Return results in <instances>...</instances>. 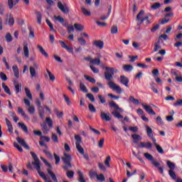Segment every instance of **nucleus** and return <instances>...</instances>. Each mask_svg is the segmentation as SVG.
Returning a JSON list of instances; mask_svg holds the SVG:
<instances>
[{
    "mask_svg": "<svg viewBox=\"0 0 182 182\" xmlns=\"http://www.w3.org/2000/svg\"><path fill=\"white\" fill-rule=\"evenodd\" d=\"M146 127V132L148 137L152 140V142L154 144V146H155L157 151L160 154H164V150H163V148L159 144H157V140L156 138H154V134H153V129L149 127L148 125L145 126Z\"/></svg>",
    "mask_w": 182,
    "mask_h": 182,
    "instance_id": "1",
    "label": "nucleus"
},
{
    "mask_svg": "<svg viewBox=\"0 0 182 182\" xmlns=\"http://www.w3.org/2000/svg\"><path fill=\"white\" fill-rule=\"evenodd\" d=\"M31 154L34 160V161L32 162L33 166H35V168L37 170L41 178L46 181V175L45 173L41 171V161H39V158H38V156H36V154L34 152L31 151Z\"/></svg>",
    "mask_w": 182,
    "mask_h": 182,
    "instance_id": "2",
    "label": "nucleus"
},
{
    "mask_svg": "<svg viewBox=\"0 0 182 182\" xmlns=\"http://www.w3.org/2000/svg\"><path fill=\"white\" fill-rule=\"evenodd\" d=\"M62 160L65 164L63 166V170L68 171L69 168H72V156L70 154L64 153V156L62 157Z\"/></svg>",
    "mask_w": 182,
    "mask_h": 182,
    "instance_id": "3",
    "label": "nucleus"
},
{
    "mask_svg": "<svg viewBox=\"0 0 182 182\" xmlns=\"http://www.w3.org/2000/svg\"><path fill=\"white\" fill-rule=\"evenodd\" d=\"M104 69L105 70H107L108 72L105 73V77L107 81H110L113 80V76H114V73H119V70L114 68L110 67H104Z\"/></svg>",
    "mask_w": 182,
    "mask_h": 182,
    "instance_id": "4",
    "label": "nucleus"
},
{
    "mask_svg": "<svg viewBox=\"0 0 182 182\" xmlns=\"http://www.w3.org/2000/svg\"><path fill=\"white\" fill-rule=\"evenodd\" d=\"M75 139L76 140L75 145L77 151H79L80 154H85V149H83V147L80 145V143H82V137L80 135H75Z\"/></svg>",
    "mask_w": 182,
    "mask_h": 182,
    "instance_id": "5",
    "label": "nucleus"
},
{
    "mask_svg": "<svg viewBox=\"0 0 182 182\" xmlns=\"http://www.w3.org/2000/svg\"><path fill=\"white\" fill-rule=\"evenodd\" d=\"M107 85H108L109 89H112V90H114L119 95L123 93V90L122 89V87H120L119 85H116V83H114V82H113L112 80L108 81Z\"/></svg>",
    "mask_w": 182,
    "mask_h": 182,
    "instance_id": "6",
    "label": "nucleus"
},
{
    "mask_svg": "<svg viewBox=\"0 0 182 182\" xmlns=\"http://www.w3.org/2000/svg\"><path fill=\"white\" fill-rule=\"evenodd\" d=\"M46 166L47 167H48V168L47 169L48 177L51 178L52 181L58 182V178L56 177V175L52 171V165H50L49 162L46 161Z\"/></svg>",
    "mask_w": 182,
    "mask_h": 182,
    "instance_id": "7",
    "label": "nucleus"
},
{
    "mask_svg": "<svg viewBox=\"0 0 182 182\" xmlns=\"http://www.w3.org/2000/svg\"><path fill=\"white\" fill-rule=\"evenodd\" d=\"M143 15H144V10H141L136 16V21H138L140 24L143 23L144 21H146L147 23H150V21H149V16L143 17Z\"/></svg>",
    "mask_w": 182,
    "mask_h": 182,
    "instance_id": "8",
    "label": "nucleus"
},
{
    "mask_svg": "<svg viewBox=\"0 0 182 182\" xmlns=\"http://www.w3.org/2000/svg\"><path fill=\"white\" fill-rule=\"evenodd\" d=\"M144 156L146 160L151 161V164H153L154 167H159V166H161V164L159 162H157L151 154L149 153H144Z\"/></svg>",
    "mask_w": 182,
    "mask_h": 182,
    "instance_id": "9",
    "label": "nucleus"
},
{
    "mask_svg": "<svg viewBox=\"0 0 182 182\" xmlns=\"http://www.w3.org/2000/svg\"><path fill=\"white\" fill-rule=\"evenodd\" d=\"M58 8L63 14H69V7L68 6H63V4L60 1L58 2Z\"/></svg>",
    "mask_w": 182,
    "mask_h": 182,
    "instance_id": "10",
    "label": "nucleus"
},
{
    "mask_svg": "<svg viewBox=\"0 0 182 182\" xmlns=\"http://www.w3.org/2000/svg\"><path fill=\"white\" fill-rule=\"evenodd\" d=\"M139 147L140 149H148V150H150V149L153 148V144H151L150 141L140 142Z\"/></svg>",
    "mask_w": 182,
    "mask_h": 182,
    "instance_id": "11",
    "label": "nucleus"
},
{
    "mask_svg": "<svg viewBox=\"0 0 182 182\" xmlns=\"http://www.w3.org/2000/svg\"><path fill=\"white\" fill-rule=\"evenodd\" d=\"M144 110H146V113H149V114H152V116H156V112L154 110H153V108L150 107V105H146L144 104H141Z\"/></svg>",
    "mask_w": 182,
    "mask_h": 182,
    "instance_id": "12",
    "label": "nucleus"
},
{
    "mask_svg": "<svg viewBox=\"0 0 182 182\" xmlns=\"http://www.w3.org/2000/svg\"><path fill=\"white\" fill-rule=\"evenodd\" d=\"M100 117L102 120L105 122H110V120H112V117H110L109 112L106 113V112H101Z\"/></svg>",
    "mask_w": 182,
    "mask_h": 182,
    "instance_id": "13",
    "label": "nucleus"
},
{
    "mask_svg": "<svg viewBox=\"0 0 182 182\" xmlns=\"http://www.w3.org/2000/svg\"><path fill=\"white\" fill-rule=\"evenodd\" d=\"M129 78L124 75L120 76V82L124 85L125 87H129Z\"/></svg>",
    "mask_w": 182,
    "mask_h": 182,
    "instance_id": "14",
    "label": "nucleus"
},
{
    "mask_svg": "<svg viewBox=\"0 0 182 182\" xmlns=\"http://www.w3.org/2000/svg\"><path fill=\"white\" fill-rule=\"evenodd\" d=\"M109 106H110V107H114V109H116V110H119V112H120L121 113H123V112H124V109L119 107L117 104H116V102H114V101L109 102Z\"/></svg>",
    "mask_w": 182,
    "mask_h": 182,
    "instance_id": "15",
    "label": "nucleus"
},
{
    "mask_svg": "<svg viewBox=\"0 0 182 182\" xmlns=\"http://www.w3.org/2000/svg\"><path fill=\"white\" fill-rule=\"evenodd\" d=\"M16 140L21 146L24 147V149H26V150H29V146L26 144V142L25 141V139L21 138V137H17Z\"/></svg>",
    "mask_w": 182,
    "mask_h": 182,
    "instance_id": "16",
    "label": "nucleus"
},
{
    "mask_svg": "<svg viewBox=\"0 0 182 182\" xmlns=\"http://www.w3.org/2000/svg\"><path fill=\"white\" fill-rule=\"evenodd\" d=\"M93 46H96V48H98V49H103L105 47V43L100 40L95 41L93 42Z\"/></svg>",
    "mask_w": 182,
    "mask_h": 182,
    "instance_id": "17",
    "label": "nucleus"
},
{
    "mask_svg": "<svg viewBox=\"0 0 182 182\" xmlns=\"http://www.w3.org/2000/svg\"><path fill=\"white\" fill-rule=\"evenodd\" d=\"M55 21H58V22H60V23H61V25H63V26H68V22H65V18H63V17L58 16H55Z\"/></svg>",
    "mask_w": 182,
    "mask_h": 182,
    "instance_id": "18",
    "label": "nucleus"
},
{
    "mask_svg": "<svg viewBox=\"0 0 182 182\" xmlns=\"http://www.w3.org/2000/svg\"><path fill=\"white\" fill-rule=\"evenodd\" d=\"M16 4H19V0H15L14 1V0H7V4L9 7V9H12V8H14Z\"/></svg>",
    "mask_w": 182,
    "mask_h": 182,
    "instance_id": "19",
    "label": "nucleus"
},
{
    "mask_svg": "<svg viewBox=\"0 0 182 182\" xmlns=\"http://www.w3.org/2000/svg\"><path fill=\"white\" fill-rule=\"evenodd\" d=\"M101 56L102 55H100V54H97V58L92 59V60H91V64L97 65V66H99V65H100V63H101V61H100Z\"/></svg>",
    "mask_w": 182,
    "mask_h": 182,
    "instance_id": "20",
    "label": "nucleus"
},
{
    "mask_svg": "<svg viewBox=\"0 0 182 182\" xmlns=\"http://www.w3.org/2000/svg\"><path fill=\"white\" fill-rule=\"evenodd\" d=\"M46 125L48 127L50 130H52V129H53V120H52L50 117L46 118Z\"/></svg>",
    "mask_w": 182,
    "mask_h": 182,
    "instance_id": "21",
    "label": "nucleus"
},
{
    "mask_svg": "<svg viewBox=\"0 0 182 182\" xmlns=\"http://www.w3.org/2000/svg\"><path fill=\"white\" fill-rule=\"evenodd\" d=\"M23 53L26 58H29V48H28L27 43H24L23 44Z\"/></svg>",
    "mask_w": 182,
    "mask_h": 182,
    "instance_id": "22",
    "label": "nucleus"
},
{
    "mask_svg": "<svg viewBox=\"0 0 182 182\" xmlns=\"http://www.w3.org/2000/svg\"><path fill=\"white\" fill-rule=\"evenodd\" d=\"M81 12L85 15V16H90L92 15V12L85 7H81Z\"/></svg>",
    "mask_w": 182,
    "mask_h": 182,
    "instance_id": "23",
    "label": "nucleus"
},
{
    "mask_svg": "<svg viewBox=\"0 0 182 182\" xmlns=\"http://www.w3.org/2000/svg\"><path fill=\"white\" fill-rule=\"evenodd\" d=\"M13 72L14 73L15 77L18 79L19 77V68H18V65H13Z\"/></svg>",
    "mask_w": 182,
    "mask_h": 182,
    "instance_id": "24",
    "label": "nucleus"
},
{
    "mask_svg": "<svg viewBox=\"0 0 182 182\" xmlns=\"http://www.w3.org/2000/svg\"><path fill=\"white\" fill-rule=\"evenodd\" d=\"M132 139L134 140V143L135 144H137V143H139V140H141V136H140V135H139V134H132Z\"/></svg>",
    "mask_w": 182,
    "mask_h": 182,
    "instance_id": "25",
    "label": "nucleus"
},
{
    "mask_svg": "<svg viewBox=\"0 0 182 182\" xmlns=\"http://www.w3.org/2000/svg\"><path fill=\"white\" fill-rule=\"evenodd\" d=\"M36 15L37 22H38V25H41L42 24V14H41V12H39V11H36Z\"/></svg>",
    "mask_w": 182,
    "mask_h": 182,
    "instance_id": "26",
    "label": "nucleus"
},
{
    "mask_svg": "<svg viewBox=\"0 0 182 182\" xmlns=\"http://www.w3.org/2000/svg\"><path fill=\"white\" fill-rule=\"evenodd\" d=\"M77 175H78V181L79 182H86L85 180V176H83V173L80 171H77Z\"/></svg>",
    "mask_w": 182,
    "mask_h": 182,
    "instance_id": "27",
    "label": "nucleus"
},
{
    "mask_svg": "<svg viewBox=\"0 0 182 182\" xmlns=\"http://www.w3.org/2000/svg\"><path fill=\"white\" fill-rule=\"evenodd\" d=\"M134 68L133 65H123V70H124V72H132V70H133Z\"/></svg>",
    "mask_w": 182,
    "mask_h": 182,
    "instance_id": "28",
    "label": "nucleus"
},
{
    "mask_svg": "<svg viewBox=\"0 0 182 182\" xmlns=\"http://www.w3.org/2000/svg\"><path fill=\"white\" fill-rule=\"evenodd\" d=\"M129 102H131V103H133L134 105H136V106H139V105H140V101H139V100L137 99H135L133 96L129 97Z\"/></svg>",
    "mask_w": 182,
    "mask_h": 182,
    "instance_id": "29",
    "label": "nucleus"
},
{
    "mask_svg": "<svg viewBox=\"0 0 182 182\" xmlns=\"http://www.w3.org/2000/svg\"><path fill=\"white\" fill-rule=\"evenodd\" d=\"M17 112H18V113H19V114H21V116H23V117H24L25 119H28V115H26V114H25V111H23V109H22L21 107H18Z\"/></svg>",
    "mask_w": 182,
    "mask_h": 182,
    "instance_id": "30",
    "label": "nucleus"
},
{
    "mask_svg": "<svg viewBox=\"0 0 182 182\" xmlns=\"http://www.w3.org/2000/svg\"><path fill=\"white\" fill-rule=\"evenodd\" d=\"M80 89L81 92H83V93H87L88 90L86 87V85L83 84V82H80Z\"/></svg>",
    "mask_w": 182,
    "mask_h": 182,
    "instance_id": "31",
    "label": "nucleus"
},
{
    "mask_svg": "<svg viewBox=\"0 0 182 182\" xmlns=\"http://www.w3.org/2000/svg\"><path fill=\"white\" fill-rule=\"evenodd\" d=\"M2 87L4 90V92L6 93H7V95H9V96H11V90L9 89V87H8V85H5V83H2Z\"/></svg>",
    "mask_w": 182,
    "mask_h": 182,
    "instance_id": "32",
    "label": "nucleus"
},
{
    "mask_svg": "<svg viewBox=\"0 0 182 182\" xmlns=\"http://www.w3.org/2000/svg\"><path fill=\"white\" fill-rule=\"evenodd\" d=\"M18 126H20V127L22 129V130L25 132V133H28V127H26V125L22 122H18Z\"/></svg>",
    "mask_w": 182,
    "mask_h": 182,
    "instance_id": "33",
    "label": "nucleus"
},
{
    "mask_svg": "<svg viewBox=\"0 0 182 182\" xmlns=\"http://www.w3.org/2000/svg\"><path fill=\"white\" fill-rule=\"evenodd\" d=\"M112 114L114 116V117H116L117 119H123V115H122L117 111H113L112 112Z\"/></svg>",
    "mask_w": 182,
    "mask_h": 182,
    "instance_id": "34",
    "label": "nucleus"
},
{
    "mask_svg": "<svg viewBox=\"0 0 182 182\" xmlns=\"http://www.w3.org/2000/svg\"><path fill=\"white\" fill-rule=\"evenodd\" d=\"M85 79H86V80H88V82H90V83H96V80L94 77H92L89 75H84Z\"/></svg>",
    "mask_w": 182,
    "mask_h": 182,
    "instance_id": "35",
    "label": "nucleus"
},
{
    "mask_svg": "<svg viewBox=\"0 0 182 182\" xmlns=\"http://www.w3.org/2000/svg\"><path fill=\"white\" fill-rule=\"evenodd\" d=\"M46 23L47 25L49 26L50 28V31L51 32H56V30H55V28H53V24L52 23V22H50V21H49L48 19L46 20Z\"/></svg>",
    "mask_w": 182,
    "mask_h": 182,
    "instance_id": "36",
    "label": "nucleus"
},
{
    "mask_svg": "<svg viewBox=\"0 0 182 182\" xmlns=\"http://www.w3.org/2000/svg\"><path fill=\"white\" fill-rule=\"evenodd\" d=\"M25 92H26V95L28 99H30V100H32V99H33L32 93L31 92V90H29V88L26 87Z\"/></svg>",
    "mask_w": 182,
    "mask_h": 182,
    "instance_id": "37",
    "label": "nucleus"
},
{
    "mask_svg": "<svg viewBox=\"0 0 182 182\" xmlns=\"http://www.w3.org/2000/svg\"><path fill=\"white\" fill-rule=\"evenodd\" d=\"M166 164L171 170H174V168H176V164L170 161H167Z\"/></svg>",
    "mask_w": 182,
    "mask_h": 182,
    "instance_id": "38",
    "label": "nucleus"
},
{
    "mask_svg": "<svg viewBox=\"0 0 182 182\" xmlns=\"http://www.w3.org/2000/svg\"><path fill=\"white\" fill-rule=\"evenodd\" d=\"M74 27L76 29V31H83V29H85V27H83L82 24H79V23H75Z\"/></svg>",
    "mask_w": 182,
    "mask_h": 182,
    "instance_id": "39",
    "label": "nucleus"
},
{
    "mask_svg": "<svg viewBox=\"0 0 182 182\" xmlns=\"http://www.w3.org/2000/svg\"><path fill=\"white\" fill-rule=\"evenodd\" d=\"M66 176L68 178H73L75 177V171H68L66 173Z\"/></svg>",
    "mask_w": 182,
    "mask_h": 182,
    "instance_id": "40",
    "label": "nucleus"
},
{
    "mask_svg": "<svg viewBox=\"0 0 182 182\" xmlns=\"http://www.w3.org/2000/svg\"><path fill=\"white\" fill-rule=\"evenodd\" d=\"M47 70V73L48 75V77L50 79V80L51 82H53L54 80H55L56 77H55V75L53 74H52V73H50V71H49V70Z\"/></svg>",
    "mask_w": 182,
    "mask_h": 182,
    "instance_id": "41",
    "label": "nucleus"
},
{
    "mask_svg": "<svg viewBox=\"0 0 182 182\" xmlns=\"http://www.w3.org/2000/svg\"><path fill=\"white\" fill-rule=\"evenodd\" d=\"M5 39L6 42H12V41H14V38H12V35H11L9 33H7L6 34Z\"/></svg>",
    "mask_w": 182,
    "mask_h": 182,
    "instance_id": "42",
    "label": "nucleus"
},
{
    "mask_svg": "<svg viewBox=\"0 0 182 182\" xmlns=\"http://www.w3.org/2000/svg\"><path fill=\"white\" fill-rule=\"evenodd\" d=\"M14 86H15L16 93H19V92H21V87L19 86V84L18 83V81L14 80Z\"/></svg>",
    "mask_w": 182,
    "mask_h": 182,
    "instance_id": "43",
    "label": "nucleus"
},
{
    "mask_svg": "<svg viewBox=\"0 0 182 182\" xmlns=\"http://www.w3.org/2000/svg\"><path fill=\"white\" fill-rule=\"evenodd\" d=\"M63 97H64V100L67 103L68 106H71L72 101H70V98H69V97H68L66 95H64Z\"/></svg>",
    "mask_w": 182,
    "mask_h": 182,
    "instance_id": "44",
    "label": "nucleus"
},
{
    "mask_svg": "<svg viewBox=\"0 0 182 182\" xmlns=\"http://www.w3.org/2000/svg\"><path fill=\"white\" fill-rule=\"evenodd\" d=\"M46 141V136H41L40 138L39 144L41 146H46L45 142Z\"/></svg>",
    "mask_w": 182,
    "mask_h": 182,
    "instance_id": "45",
    "label": "nucleus"
},
{
    "mask_svg": "<svg viewBox=\"0 0 182 182\" xmlns=\"http://www.w3.org/2000/svg\"><path fill=\"white\" fill-rule=\"evenodd\" d=\"M97 176V179L99 181H106V178L105 177V175H103V173H101L100 175L96 174Z\"/></svg>",
    "mask_w": 182,
    "mask_h": 182,
    "instance_id": "46",
    "label": "nucleus"
},
{
    "mask_svg": "<svg viewBox=\"0 0 182 182\" xmlns=\"http://www.w3.org/2000/svg\"><path fill=\"white\" fill-rule=\"evenodd\" d=\"M161 7V4L160 3H155L153 5L151 6V9H154L156 11V9H159V8Z\"/></svg>",
    "mask_w": 182,
    "mask_h": 182,
    "instance_id": "47",
    "label": "nucleus"
},
{
    "mask_svg": "<svg viewBox=\"0 0 182 182\" xmlns=\"http://www.w3.org/2000/svg\"><path fill=\"white\" fill-rule=\"evenodd\" d=\"M168 173H169L170 177L173 180H176L177 178V176L176 175V173L173 170H169Z\"/></svg>",
    "mask_w": 182,
    "mask_h": 182,
    "instance_id": "48",
    "label": "nucleus"
},
{
    "mask_svg": "<svg viewBox=\"0 0 182 182\" xmlns=\"http://www.w3.org/2000/svg\"><path fill=\"white\" fill-rule=\"evenodd\" d=\"M51 139L54 143H59V138L58 137V135L56 134H52L51 135Z\"/></svg>",
    "mask_w": 182,
    "mask_h": 182,
    "instance_id": "49",
    "label": "nucleus"
},
{
    "mask_svg": "<svg viewBox=\"0 0 182 182\" xmlns=\"http://www.w3.org/2000/svg\"><path fill=\"white\" fill-rule=\"evenodd\" d=\"M112 160V158L110 157V156H107L105 161V166H107V167H110V161Z\"/></svg>",
    "mask_w": 182,
    "mask_h": 182,
    "instance_id": "50",
    "label": "nucleus"
},
{
    "mask_svg": "<svg viewBox=\"0 0 182 182\" xmlns=\"http://www.w3.org/2000/svg\"><path fill=\"white\" fill-rule=\"evenodd\" d=\"M30 73H31V77H35V76H36V70H35V68L30 67Z\"/></svg>",
    "mask_w": 182,
    "mask_h": 182,
    "instance_id": "51",
    "label": "nucleus"
},
{
    "mask_svg": "<svg viewBox=\"0 0 182 182\" xmlns=\"http://www.w3.org/2000/svg\"><path fill=\"white\" fill-rule=\"evenodd\" d=\"M88 109L91 113H96V108L93 106V104H89Z\"/></svg>",
    "mask_w": 182,
    "mask_h": 182,
    "instance_id": "52",
    "label": "nucleus"
},
{
    "mask_svg": "<svg viewBox=\"0 0 182 182\" xmlns=\"http://www.w3.org/2000/svg\"><path fill=\"white\" fill-rule=\"evenodd\" d=\"M37 48L39 50V51L41 52V53H42V55H43L44 56H46V51H45V50L43 49V47H42V46L38 45Z\"/></svg>",
    "mask_w": 182,
    "mask_h": 182,
    "instance_id": "53",
    "label": "nucleus"
},
{
    "mask_svg": "<svg viewBox=\"0 0 182 182\" xmlns=\"http://www.w3.org/2000/svg\"><path fill=\"white\" fill-rule=\"evenodd\" d=\"M119 32V29L117 28V26H112L111 27V33L114 35V33H117Z\"/></svg>",
    "mask_w": 182,
    "mask_h": 182,
    "instance_id": "54",
    "label": "nucleus"
},
{
    "mask_svg": "<svg viewBox=\"0 0 182 182\" xmlns=\"http://www.w3.org/2000/svg\"><path fill=\"white\" fill-rule=\"evenodd\" d=\"M28 112L30 114H33L35 113V107L33 105L28 106Z\"/></svg>",
    "mask_w": 182,
    "mask_h": 182,
    "instance_id": "55",
    "label": "nucleus"
},
{
    "mask_svg": "<svg viewBox=\"0 0 182 182\" xmlns=\"http://www.w3.org/2000/svg\"><path fill=\"white\" fill-rule=\"evenodd\" d=\"M157 124L159 126H161L162 124H164V122H163V119H161V117L159 116L156 119Z\"/></svg>",
    "mask_w": 182,
    "mask_h": 182,
    "instance_id": "56",
    "label": "nucleus"
},
{
    "mask_svg": "<svg viewBox=\"0 0 182 182\" xmlns=\"http://www.w3.org/2000/svg\"><path fill=\"white\" fill-rule=\"evenodd\" d=\"M54 159L55 160V164L58 166L59 163H60V157L56 154V153H54Z\"/></svg>",
    "mask_w": 182,
    "mask_h": 182,
    "instance_id": "57",
    "label": "nucleus"
},
{
    "mask_svg": "<svg viewBox=\"0 0 182 182\" xmlns=\"http://www.w3.org/2000/svg\"><path fill=\"white\" fill-rule=\"evenodd\" d=\"M0 77H1V80H3L4 82L8 80V77H6V75L5 73H4L3 72L0 73Z\"/></svg>",
    "mask_w": 182,
    "mask_h": 182,
    "instance_id": "58",
    "label": "nucleus"
},
{
    "mask_svg": "<svg viewBox=\"0 0 182 182\" xmlns=\"http://www.w3.org/2000/svg\"><path fill=\"white\" fill-rule=\"evenodd\" d=\"M77 41L80 45H82V46L86 45V40H85L83 38L80 37L77 38Z\"/></svg>",
    "mask_w": 182,
    "mask_h": 182,
    "instance_id": "59",
    "label": "nucleus"
},
{
    "mask_svg": "<svg viewBox=\"0 0 182 182\" xmlns=\"http://www.w3.org/2000/svg\"><path fill=\"white\" fill-rule=\"evenodd\" d=\"M159 28H160V25L159 24H156V25H155L154 27H152L151 28V32L154 33L156 31H159Z\"/></svg>",
    "mask_w": 182,
    "mask_h": 182,
    "instance_id": "60",
    "label": "nucleus"
},
{
    "mask_svg": "<svg viewBox=\"0 0 182 182\" xmlns=\"http://www.w3.org/2000/svg\"><path fill=\"white\" fill-rule=\"evenodd\" d=\"M159 49H161V46L160 44H155L152 53H154V52H157Z\"/></svg>",
    "mask_w": 182,
    "mask_h": 182,
    "instance_id": "61",
    "label": "nucleus"
},
{
    "mask_svg": "<svg viewBox=\"0 0 182 182\" xmlns=\"http://www.w3.org/2000/svg\"><path fill=\"white\" fill-rule=\"evenodd\" d=\"M87 97L91 101L95 102V96L92 93L87 94Z\"/></svg>",
    "mask_w": 182,
    "mask_h": 182,
    "instance_id": "62",
    "label": "nucleus"
},
{
    "mask_svg": "<svg viewBox=\"0 0 182 182\" xmlns=\"http://www.w3.org/2000/svg\"><path fill=\"white\" fill-rule=\"evenodd\" d=\"M67 31L68 33H72V32H75V27H73V26H68Z\"/></svg>",
    "mask_w": 182,
    "mask_h": 182,
    "instance_id": "63",
    "label": "nucleus"
},
{
    "mask_svg": "<svg viewBox=\"0 0 182 182\" xmlns=\"http://www.w3.org/2000/svg\"><path fill=\"white\" fill-rule=\"evenodd\" d=\"M90 68L91 70L93 72V73H99V68L93 66V65H90Z\"/></svg>",
    "mask_w": 182,
    "mask_h": 182,
    "instance_id": "64",
    "label": "nucleus"
}]
</instances>
